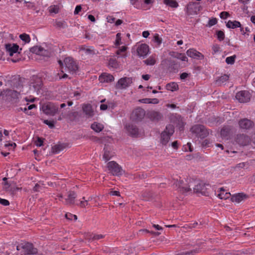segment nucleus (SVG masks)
I'll return each instance as SVG.
<instances>
[{
    "label": "nucleus",
    "mask_w": 255,
    "mask_h": 255,
    "mask_svg": "<svg viewBox=\"0 0 255 255\" xmlns=\"http://www.w3.org/2000/svg\"><path fill=\"white\" fill-rule=\"evenodd\" d=\"M189 180V182L187 183V180L184 181L183 180H178L177 179L174 184L178 188L179 191L182 193L191 192V187H193L194 192L202 194H205L207 189L206 184L200 181H195L191 179Z\"/></svg>",
    "instance_id": "f257e3e1"
},
{
    "label": "nucleus",
    "mask_w": 255,
    "mask_h": 255,
    "mask_svg": "<svg viewBox=\"0 0 255 255\" xmlns=\"http://www.w3.org/2000/svg\"><path fill=\"white\" fill-rule=\"evenodd\" d=\"M17 251H21L24 255H42L38 254V250L32 243L29 242L21 243L16 246Z\"/></svg>",
    "instance_id": "f03ea898"
},
{
    "label": "nucleus",
    "mask_w": 255,
    "mask_h": 255,
    "mask_svg": "<svg viewBox=\"0 0 255 255\" xmlns=\"http://www.w3.org/2000/svg\"><path fill=\"white\" fill-rule=\"evenodd\" d=\"M174 132V126L168 125L166 127L165 130L161 134V142L163 145H166L169 141L171 136Z\"/></svg>",
    "instance_id": "7ed1b4c3"
},
{
    "label": "nucleus",
    "mask_w": 255,
    "mask_h": 255,
    "mask_svg": "<svg viewBox=\"0 0 255 255\" xmlns=\"http://www.w3.org/2000/svg\"><path fill=\"white\" fill-rule=\"evenodd\" d=\"M58 105L53 103H47L43 104L41 107L43 112L49 116H54L58 111Z\"/></svg>",
    "instance_id": "20e7f679"
},
{
    "label": "nucleus",
    "mask_w": 255,
    "mask_h": 255,
    "mask_svg": "<svg viewBox=\"0 0 255 255\" xmlns=\"http://www.w3.org/2000/svg\"><path fill=\"white\" fill-rule=\"evenodd\" d=\"M107 168L110 173L113 175L119 176L122 174L123 170L116 162L110 161L107 163Z\"/></svg>",
    "instance_id": "39448f33"
},
{
    "label": "nucleus",
    "mask_w": 255,
    "mask_h": 255,
    "mask_svg": "<svg viewBox=\"0 0 255 255\" xmlns=\"http://www.w3.org/2000/svg\"><path fill=\"white\" fill-rule=\"evenodd\" d=\"M191 131L196 134V136L203 138L207 136L208 132L205 127L202 125H195L191 128Z\"/></svg>",
    "instance_id": "423d86ee"
},
{
    "label": "nucleus",
    "mask_w": 255,
    "mask_h": 255,
    "mask_svg": "<svg viewBox=\"0 0 255 255\" xmlns=\"http://www.w3.org/2000/svg\"><path fill=\"white\" fill-rule=\"evenodd\" d=\"M66 67L70 72H76L78 68L76 62L71 57H66L64 60Z\"/></svg>",
    "instance_id": "0eeeda50"
},
{
    "label": "nucleus",
    "mask_w": 255,
    "mask_h": 255,
    "mask_svg": "<svg viewBox=\"0 0 255 255\" xmlns=\"http://www.w3.org/2000/svg\"><path fill=\"white\" fill-rule=\"evenodd\" d=\"M136 52L140 57H145L149 52V46L146 44H141L136 46Z\"/></svg>",
    "instance_id": "6e6552de"
},
{
    "label": "nucleus",
    "mask_w": 255,
    "mask_h": 255,
    "mask_svg": "<svg viewBox=\"0 0 255 255\" xmlns=\"http://www.w3.org/2000/svg\"><path fill=\"white\" fill-rule=\"evenodd\" d=\"M236 98L239 102L244 103L250 101L251 95L247 91H241L237 93Z\"/></svg>",
    "instance_id": "1a4fd4ad"
},
{
    "label": "nucleus",
    "mask_w": 255,
    "mask_h": 255,
    "mask_svg": "<svg viewBox=\"0 0 255 255\" xmlns=\"http://www.w3.org/2000/svg\"><path fill=\"white\" fill-rule=\"evenodd\" d=\"M132 83V78L130 77H124L121 78L116 85V88L118 89H126Z\"/></svg>",
    "instance_id": "9d476101"
},
{
    "label": "nucleus",
    "mask_w": 255,
    "mask_h": 255,
    "mask_svg": "<svg viewBox=\"0 0 255 255\" xmlns=\"http://www.w3.org/2000/svg\"><path fill=\"white\" fill-rule=\"evenodd\" d=\"M239 127L242 129H250L254 126V122L247 118L240 120L238 123Z\"/></svg>",
    "instance_id": "9b49d317"
},
{
    "label": "nucleus",
    "mask_w": 255,
    "mask_h": 255,
    "mask_svg": "<svg viewBox=\"0 0 255 255\" xmlns=\"http://www.w3.org/2000/svg\"><path fill=\"white\" fill-rule=\"evenodd\" d=\"M250 140V137L244 134H237L235 137L236 142L242 146L247 145L249 143Z\"/></svg>",
    "instance_id": "f8f14e48"
},
{
    "label": "nucleus",
    "mask_w": 255,
    "mask_h": 255,
    "mask_svg": "<svg viewBox=\"0 0 255 255\" xmlns=\"http://www.w3.org/2000/svg\"><path fill=\"white\" fill-rule=\"evenodd\" d=\"M144 115L145 112L143 109L137 108L132 112L131 117L133 120L138 121L141 120Z\"/></svg>",
    "instance_id": "ddd939ff"
},
{
    "label": "nucleus",
    "mask_w": 255,
    "mask_h": 255,
    "mask_svg": "<svg viewBox=\"0 0 255 255\" xmlns=\"http://www.w3.org/2000/svg\"><path fill=\"white\" fill-rule=\"evenodd\" d=\"M77 197L76 193L73 191H70L68 192L67 197L65 198L63 203L66 205H73L75 203V200Z\"/></svg>",
    "instance_id": "4468645a"
},
{
    "label": "nucleus",
    "mask_w": 255,
    "mask_h": 255,
    "mask_svg": "<svg viewBox=\"0 0 255 255\" xmlns=\"http://www.w3.org/2000/svg\"><path fill=\"white\" fill-rule=\"evenodd\" d=\"M22 87H19L17 88V90H14L11 89H6L4 91V94H5L6 96L9 97L13 99L17 98L20 92L22 91L21 89Z\"/></svg>",
    "instance_id": "2eb2a0df"
},
{
    "label": "nucleus",
    "mask_w": 255,
    "mask_h": 255,
    "mask_svg": "<svg viewBox=\"0 0 255 255\" xmlns=\"http://www.w3.org/2000/svg\"><path fill=\"white\" fill-rule=\"evenodd\" d=\"M125 128L128 133L132 136H137L138 135V129L136 126L128 124L126 125Z\"/></svg>",
    "instance_id": "dca6fc26"
},
{
    "label": "nucleus",
    "mask_w": 255,
    "mask_h": 255,
    "mask_svg": "<svg viewBox=\"0 0 255 255\" xmlns=\"http://www.w3.org/2000/svg\"><path fill=\"white\" fill-rule=\"evenodd\" d=\"M186 53L188 56L191 58L199 59H203L204 58V56L201 53L197 51L194 49H189L187 51Z\"/></svg>",
    "instance_id": "f3484780"
},
{
    "label": "nucleus",
    "mask_w": 255,
    "mask_h": 255,
    "mask_svg": "<svg viewBox=\"0 0 255 255\" xmlns=\"http://www.w3.org/2000/svg\"><path fill=\"white\" fill-rule=\"evenodd\" d=\"M5 47L10 56H12L14 53H16L19 48L18 45L16 44H6Z\"/></svg>",
    "instance_id": "a211bd4d"
},
{
    "label": "nucleus",
    "mask_w": 255,
    "mask_h": 255,
    "mask_svg": "<svg viewBox=\"0 0 255 255\" xmlns=\"http://www.w3.org/2000/svg\"><path fill=\"white\" fill-rule=\"evenodd\" d=\"M99 80L102 83H109L114 81V77L110 74L104 73L99 76Z\"/></svg>",
    "instance_id": "6ab92c4d"
},
{
    "label": "nucleus",
    "mask_w": 255,
    "mask_h": 255,
    "mask_svg": "<svg viewBox=\"0 0 255 255\" xmlns=\"http://www.w3.org/2000/svg\"><path fill=\"white\" fill-rule=\"evenodd\" d=\"M33 82L31 83L30 86H32L35 91H38L41 87L42 81L38 77L33 78Z\"/></svg>",
    "instance_id": "aec40b11"
},
{
    "label": "nucleus",
    "mask_w": 255,
    "mask_h": 255,
    "mask_svg": "<svg viewBox=\"0 0 255 255\" xmlns=\"http://www.w3.org/2000/svg\"><path fill=\"white\" fill-rule=\"evenodd\" d=\"M82 108L84 113L88 117H92L94 116V111L90 105H84Z\"/></svg>",
    "instance_id": "412c9836"
},
{
    "label": "nucleus",
    "mask_w": 255,
    "mask_h": 255,
    "mask_svg": "<svg viewBox=\"0 0 255 255\" xmlns=\"http://www.w3.org/2000/svg\"><path fill=\"white\" fill-rule=\"evenodd\" d=\"M247 197V196L243 193H238L237 194H235L232 197V201L233 202H236L237 203H240L244 199H246Z\"/></svg>",
    "instance_id": "4be33fe9"
},
{
    "label": "nucleus",
    "mask_w": 255,
    "mask_h": 255,
    "mask_svg": "<svg viewBox=\"0 0 255 255\" xmlns=\"http://www.w3.org/2000/svg\"><path fill=\"white\" fill-rule=\"evenodd\" d=\"M226 26L229 28L235 29L241 26V23L236 20H229L226 23Z\"/></svg>",
    "instance_id": "5701e85b"
},
{
    "label": "nucleus",
    "mask_w": 255,
    "mask_h": 255,
    "mask_svg": "<svg viewBox=\"0 0 255 255\" xmlns=\"http://www.w3.org/2000/svg\"><path fill=\"white\" fill-rule=\"evenodd\" d=\"M220 193L218 194V197L221 199H227L230 198L231 194L229 192H225L223 188H220Z\"/></svg>",
    "instance_id": "b1692460"
},
{
    "label": "nucleus",
    "mask_w": 255,
    "mask_h": 255,
    "mask_svg": "<svg viewBox=\"0 0 255 255\" xmlns=\"http://www.w3.org/2000/svg\"><path fill=\"white\" fill-rule=\"evenodd\" d=\"M149 117L152 120L158 121L161 119L162 115L158 112L151 111L149 113Z\"/></svg>",
    "instance_id": "393cba45"
},
{
    "label": "nucleus",
    "mask_w": 255,
    "mask_h": 255,
    "mask_svg": "<svg viewBox=\"0 0 255 255\" xmlns=\"http://www.w3.org/2000/svg\"><path fill=\"white\" fill-rule=\"evenodd\" d=\"M144 63L147 65H154L156 62V57L155 55H152L149 57L147 59L143 61Z\"/></svg>",
    "instance_id": "a878e982"
},
{
    "label": "nucleus",
    "mask_w": 255,
    "mask_h": 255,
    "mask_svg": "<svg viewBox=\"0 0 255 255\" xmlns=\"http://www.w3.org/2000/svg\"><path fill=\"white\" fill-rule=\"evenodd\" d=\"M91 128L96 132H99L103 129L104 126L101 124L95 122L91 125Z\"/></svg>",
    "instance_id": "bb28decb"
},
{
    "label": "nucleus",
    "mask_w": 255,
    "mask_h": 255,
    "mask_svg": "<svg viewBox=\"0 0 255 255\" xmlns=\"http://www.w3.org/2000/svg\"><path fill=\"white\" fill-rule=\"evenodd\" d=\"M92 200L91 197H89L88 199L86 200L85 197L82 198V200L80 201V202L77 205L81 208H85L87 206H89L90 204L89 203V201Z\"/></svg>",
    "instance_id": "cd10ccee"
},
{
    "label": "nucleus",
    "mask_w": 255,
    "mask_h": 255,
    "mask_svg": "<svg viewBox=\"0 0 255 255\" xmlns=\"http://www.w3.org/2000/svg\"><path fill=\"white\" fill-rule=\"evenodd\" d=\"M65 148V145L64 144H57L52 147V150L53 152L58 153L62 151Z\"/></svg>",
    "instance_id": "c85d7f7f"
},
{
    "label": "nucleus",
    "mask_w": 255,
    "mask_h": 255,
    "mask_svg": "<svg viewBox=\"0 0 255 255\" xmlns=\"http://www.w3.org/2000/svg\"><path fill=\"white\" fill-rule=\"evenodd\" d=\"M231 128L228 127H225L223 128L221 130V135L222 137L226 138L230 134Z\"/></svg>",
    "instance_id": "c756f323"
},
{
    "label": "nucleus",
    "mask_w": 255,
    "mask_h": 255,
    "mask_svg": "<svg viewBox=\"0 0 255 255\" xmlns=\"http://www.w3.org/2000/svg\"><path fill=\"white\" fill-rule=\"evenodd\" d=\"M166 89L171 91H175L178 89V85L176 83H168L166 86Z\"/></svg>",
    "instance_id": "7c9ffc66"
},
{
    "label": "nucleus",
    "mask_w": 255,
    "mask_h": 255,
    "mask_svg": "<svg viewBox=\"0 0 255 255\" xmlns=\"http://www.w3.org/2000/svg\"><path fill=\"white\" fill-rule=\"evenodd\" d=\"M164 3L173 8L177 7L178 6V3L175 0H164Z\"/></svg>",
    "instance_id": "2f4dec72"
},
{
    "label": "nucleus",
    "mask_w": 255,
    "mask_h": 255,
    "mask_svg": "<svg viewBox=\"0 0 255 255\" xmlns=\"http://www.w3.org/2000/svg\"><path fill=\"white\" fill-rule=\"evenodd\" d=\"M177 122L175 123L177 127H178L180 130L183 129V128L184 127V123L182 120V118L181 116H177L176 117Z\"/></svg>",
    "instance_id": "473e14b6"
},
{
    "label": "nucleus",
    "mask_w": 255,
    "mask_h": 255,
    "mask_svg": "<svg viewBox=\"0 0 255 255\" xmlns=\"http://www.w3.org/2000/svg\"><path fill=\"white\" fill-rule=\"evenodd\" d=\"M128 47L126 46H123L119 47V49L117 51L116 54L121 57H126L125 54H123L127 50Z\"/></svg>",
    "instance_id": "72a5a7b5"
},
{
    "label": "nucleus",
    "mask_w": 255,
    "mask_h": 255,
    "mask_svg": "<svg viewBox=\"0 0 255 255\" xmlns=\"http://www.w3.org/2000/svg\"><path fill=\"white\" fill-rule=\"evenodd\" d=\"M19 38L21 40L24 41L25 43H29L30 41V37L28 34L23 33L19 35Z\"/></svg>",
    "instance_id": "f704fd0d"
},
{
    "label": "nucleus",
    "mask_w": 255,
    "mask_h": 255,
    "mask_svg": "<svg viewBox=\"0 0 255 255\" xmlns=\"http://www.w3.org/2000/svg\"><path fill=\"white\" fill-rule=\"evenodd\" d=\"M59 7L57 5H53L48 7L49 12L51 13H57L59 12Z\"/></svg>",
    "instance_id": "c9c22d12"
},
{
    "label": "nucleus",
    "mask_w": 255,
    "mask_h": 255,
    "mask_svg": "<svg viewBox=\"0 0 255 255\" xmlns=\"http://www.w3.org/2000/svg\"><path fill=\"white\" fill-rule=\"evenodd\" d=\"M112 155L109 151H108L104 148V153L103 155V158L105 161L109 160L111 157Z\"/></svg>",
    "instance_id": "e433bc0d"
},
{
    "label": "nucleus",
    "mask_w": 255,
    "mask_h": 255,
    "mask_svg": "<svg viewBox=\"0 0 255 255\" xmlns=\"http://www.w3.org/2000/svg\"><path fill=\"white\" fill-rule=\"evenodd\" d=\"M236 58V55H235L228 57L226 59V62L228 64L232 65V64H234Z\"/></svg>",
    "instance_id": "4c0bfd02"
},
{
    "label": "nucleus",
    "mask_w": 255,
    "mask_h": 255,
    "mask_svg": "<svg viewBox=\"0 0 255 255\" xmlns=\"http://www.w3.org/2000/svg\"><path fill=\"white\" fill-rule=\"evenodd\" d=\"M229 79V76L228 75L225 74L221 76L217 81L220 84H223L226 81H228Z\"/></svg>",
    "instance_id": "58836bf2"
},
{
    "label": "nucleus",
    "mask_w": 255,
    "mask_h": 255,
    "mask_svg": "<svg viewBox=\"0 0 255 255\" xmlns=\"http://www.w3.org/2000/svg\"><path fill=\"white\" fill-rule=\"evenodd\" d=\"M83 51L86 55H93L95 54V50L93 47L84 48Z\"/></svg>",
    "instance_id": "ea45409f"
},
{
    "label": "nucleus",
    "mask_w": 255,
    "mask_h": 255,
    "mask_svg": "<svg viewBox=\"0 0 255 255\" xmlns=\"http://www.w3.org/2000/svg\"><path fill=\"white\" fill-rule=\"evenodd\" d=\"M218 39L220 41H223L225 38L224 32L222 30H218L216 32Z\"/></svg>",
    "instance_id": "a19ab883"
},
{
    "label": "nucleus",
    "mask_w": 255,
    "mask_h": 255,
    "mask_svg": "<svg viewBox=\"0 0 255 255\" xmlns=\"http://www.w3.org/2000/svg\"><path fill=\"white\" fill-rule=\"evenodd\" d=\"M109 65L110 67L117 68L118 67V63L116 59H110L109 61Z\"/></svg>",
    "instance_id": "79ce46f5"
},
{
    "label": "nucleus",
    "mask_w": 255,
    "mask_h": 255,
    "mask_svg": "<svg viewBox=\"0 0 255 255\" xmlns=\"http://www.w3.org/2000/svg\"><path fill=\"white\" fill-rule=\"evenodd\" d=\"M11 186L8 182H5L3 183V189L7 192L9 193L11 189Z\"/></svg>",
    "instance_id": "37998d69"
},
{
    "label": "nucleus",
    "mask_w": 255,
    "mask_h": 255,
    "mask_svg": "<svg viewBox=\"0 0 255 255\" xmlns=\"http://www.w3.org/2000/svg\"><path fill=\"white\" fill-rule=\"evenodd\" d=\"M217 23V19L216 18H213L209 20L206 26L210 27Z\"/></svg>",
    "instance_id": "c03bdc74"
},
{
    "label": "nucleus",
    "mask_w": 255,
    "mask_h": 255,
    "mask_svg": "<svg viewBox=\"0 0 255 255\" xmlns=\"http://www.w3.org/2000/svg\"><path fill=\"white\" fill-rule=\"evenodd\" d=\"M130 3L135 8L139 9L140 8L139 0H130Z\"/></svg>",
    "instance_id": "a18cd8bd"
},
{
    "label": "nucleus",
    "mask_w": 255,
    "mask_h": 255,
    "mask_svg": "<svg viewBox=\"0 0 255 255\" xmlns=\"http://www.w3.org/2000/svg\"><path fill=\"white\" fill-rule=\"evenodd\" d=\"M24 3L26 4V6L28 9H31L33 10H35L36 9L34 3L26 1H24Z\"/></svg>",
    "instance_id": "49530a36"
},
{
    "label": "nucleus",
    "mask_w": 255,
    "mask_h": 255,
    "mask_svg": "<svg viewBox=\"0 0 255 255\" xmlns=\"http://www.w3.org/2000/svg\"><path fill=\"white\" fill-rule=\"evenodd\" d=\"M33 49L34 52H35L37 54L42 55L43 54V51H44V49L40 46L34 47Z\"/></svg>",
    "instance_id": "de8ad7c7"
},
{
    "label": "nucleus",
    "mask_w": 255,
    "mask_h": 255,
    "mask_svg": "<svg viewBox=\"0 0 255 255\" xmlns=\"http://www.w3.org/2000/svg\"><path fill=\"white\" fill-rule=\"evenodd\" d=\"M121 34L120 33H118L116 34V39L115 41V45L116 46L120 45L121 44Z\"/></svg>",
    "instance_id": "09e8293b"
},
{
    "label": "nucleus",
    "mask_w": 255,
    "mask_h": 255,
    "mask_svg": "<svg viewBox=\"0 0 255 255\" xmlns=\"http://www.w3.org/2000/svg\"><path fill=\"white\" fill-rule=\"evenodd\" d=\"M104 236L103 235H91L90 239L93 240H99L104 238Z\"/></svg>",
    "instance_id": "8fccbe9b"
},
{
    "label": "nucleus",
    "mask_w": 255,
    "mask_h": 255,
    "mask_svg": "<svg viewBox=\"0 0 255 255\" xmlns=\"http://www.w3.org/2000/svg\"><path fill=\"white\" fill-rule=\"evenodd\" d=\"M43 123L48 126V127L52 128L54 127V122L53 121H48L47 120H45L43 121Z\"/></svg>",
    "instance_id": "3c124183"
},
{
    "label": "nucleus",
    "mask_w": 255,
    "mask_h": 255,
    "mask_svg": "<svg viewBox=\"0 0 255 255\" xmlns=\"http://www.w3.org/2000/svg\"><path fill=\"white\" fill-rule=\"evenodd\" d=\"M154 40L158 45H160L162 42V39L158 34H155L154 35Z\"/></svg>",
    "instance_id": "603ef678"
},
{
    "label": "nucleus",
    "mask_w": 255,
    "mask_h": 255,
    "mask_svg": "<svg viewBox=\"0 0 255 255\" xmlns=\"http://www.w3.org/2000/svg\"><path fill=\"white\" fill-rule=\"evenodd\" d=\"M220 16L222 19H226L227 17L230 16V14L228 12L223 11L220 13Z\"/></svg>",
    "instance_id": "864d4df0"
},
{
    "label": "nucleus",
    "mask_w": 255,
    "mask_h": 255,
    "mask_svg": "<svg viewBox=\"0 0 255 255\" xmlns=\"http://www.w3.org/2000/svg\"><path fill=\"white\" fill-rule=\"evenodd\" d=\"M43 140L42 138H40L39 137H37V139L35 141V143L37 146H41L43 145Z\"/></svg>",
    "instance_id": "5fc2aeb1"
},
{
    "label": "nucleus",
    "mask_w": 255,
    "mask_h": 255,
    "mask_svg": "<svg viewBox=\"0 0 255 255\" xmlns=\"http://www.w3.org/2000/svg\"><path fill=\"white\" fill-rule=\"evenodd\" d=\"M220 46L219 45L216 44L212 46L213 53L215 54L220 51Z\"/></svg>",
    "instance_id": "6e6d98bb"
},
{
    "label": "nucleus",
    "mask_w": 255,
    "mask_h": 255,
    "mask_svg": "<svg viewBox=\"0 0 255 255\" xmlns=\"http://www.w3.org/2000/svg\"><path fill=\"white\" fill-rule=\"evenodd\" d=\"M0 204L3 206H8L9 204V202L8 200L0 198Z\"/></svg>",
    "instance_id": "4d7b16f0"
},
{
    "label": "nucleus",
    "mask_w": 255,
    "mask_h": 255,
    "mask_svg": "<svg viewBox=\"0 0 255 255\" xmlns=\"http://www.w3.org/2000/svg\"><path fill=\"white\" fill-rule=\"evenodd\" d=\"M139 101L142 103L151 104V99L150 98L142 99L140 100Z\"/></svg>",
    "instance_id": "13d9d810"
},
{
    "label": "nucleus",
    "mask_w": 255,
    "mask_h": 255,
    "mask_svg": "<svg viewBox=\"0 0 255 255\" xmlns=\"http://www.w3.org/2000/svg\"><path fill=\"white\" fill-rule=\"evenodd\" d=\"M11 191H10L9 193L10 194H14L15 193L17 190H20V188H18L15 186H11Z\"/></svg>",
    "instance_id": "bf43d9fd"
},
{
    "label": "nucleus",
    "mask_w": 255,
    "mask_h": 255,
    "mask_svg": "<svg viewBox=\"0 0 255 255\" xmlns=\"http://www.w3.org/2000/svg\"><path fill=\"white\" fill-rule=\"evenodd\" d=\"M36 108V106L34 104H32L27 107V108L25 107L24 108V112L26 113L27 110H31L33 108Z\"/></svg>",
    "instance_id": "052dcab7"
},
{
    "label": "nucleus",
    "mask_w": 255,
    "mask_h": 255,
    "mask_svg": "<svg viewBox=\"0 0 255 255\" xmlns=\"http://www.w3.org/2000/svg\"><path fill=\"white\" fill-rule=\"evenodd\" d=\"M82 7L81 5H77L75 7V10H74V14H77L81 10Z\"/></svg>",
    "instance_id": "680f3d73"
},
{
    "label": "nucleus",
    "mask_w": 255,
    "mask_h": 255,
    "mask_svg": "<svg viewBox=\"0 0 255 255\" xmlns=\"http://www.w3.org/2000/svg\"><path fill=\"white\" fill-rule=\"evenodd\" d=\"M107 21L109 23H113L115 20V18L113 17L112 16H108L107 17Z\"/></svg>",
    "instance_id": "e2e57ef3"
},
{
    "label": "nucleus",
    "mask_w": 255,
    "mask_h": 255,
    "mask_svg": "<svg viewBox=\"0 0 255 255\" xmlns=\"http://www.w3.org/2000/svg\"><path fill=\"white\" fill-rule=\"evenodd\" d=\"M179 58L183 61H187L188 60L187 57L185 55L182 54H180Z\"/></svg>",
    "instance_id": "0e129e2a"
},
{
    "label": "nucleus",
    "mask_w": 255,
    "mask_h": 255,
    "mask_svg": "<svg viewBox=\"0 0 255 255\" xmlns=\"http://www.w3.org/2000/svg\"><path fill=\"white\" fill-rule=\"evenodd\" d=\"M110 194H111V195H112L113 196H120V193L118 191H112L110 192Z\"/></svg>",
    "instance_id": "69168bd1"
},
{
    "label": "nucleus",
    "mask_w": 255,
    "mask_h": 255,
    "mask_svg": "<svg viewBox=\"0 0 255 255\" xmlns=\"http://www.w3.org/2000/svg\"><path fill=\"white\" fill-rule=\"evenodd\" d=\"M73 215L71 214V213H66L65 214V217L67 219L70 220H73Z\"/></svg>",
    "instance_id": "338daca9"
},
{
    "label": "nucleus",
    "mask_w": 255,
    "mask_h": 255,
    "mask_svg": "<svg viewBox=\"0 0 255 255\" xmlns=\"http://www.w3.org/2000/svg\"><path fill=\"white\" fill-rule=\"evenodd\" d=\"M108 109V105L107 104H103L100 106V109L101 110H106Z\"/></svg>",
    "instance_id": "774afa93"
}]
</instances>
